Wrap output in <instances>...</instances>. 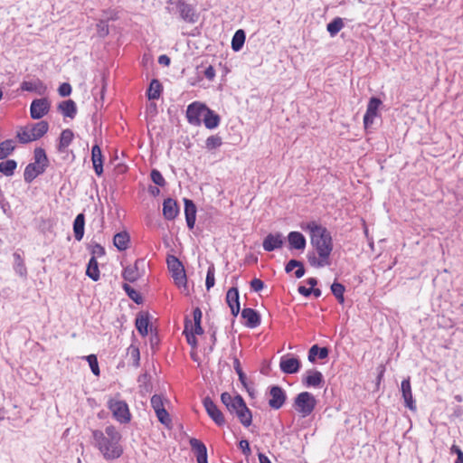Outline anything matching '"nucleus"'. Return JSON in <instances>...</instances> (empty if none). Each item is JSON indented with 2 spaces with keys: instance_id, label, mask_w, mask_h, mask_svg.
Segmentation results:
<instances>
[{
  "instance_id": "f704fd0d",
  "label": "nucleus",
  "mask_w": 463,
  "mask_h": 463,
  "mask_svg": "<svg viewBox=\"0 0 463 463\" xmlns=\"http://www.w3.org/2000/svg\"><path fill=\"white\" fill-rule=\"evenodd\" d=\"M245 38L246 35L243 30L240 29L235 32L232 39V48L234 52H239L242 48Z\"/></svg>"
},
{
  "instance_id": "393cba45",
  "label": "nucleus",
  "mask_w": 463,
  "mask_h": 463,
  "mask_svg": "<svg viewBox=\"0 0 463 463\" xmlns=\"http://www.w3.org/2000/svg\"><path fill=\"white\" fill-rule=\"evenodd\" d=\"M140 260H136L134 265L127 266L122 273V277L126 281L135 282L140 278V273L138 271V264Z\"/></svg>"
},
{
  "instance_id": "5fc2aeb1",
  "label": "nucleus",
  "mask_w": 463,
  "mask_h": 463,
  "mask_svg": "<svg viewBox=\"0 0 463 463\" xmlns=\"http://www.w3.org/2000/svg\"><path fill=\"white\" fill-rule=\"evenodd\" d=\"M91 258L102 257L105 255V249L99 243L90 246Z\"/></svg>"
},
{
  "instance_id": "a19ab883",
  "label": "nucleus",
  "mask_w": 463,
  "mask_h": 463,
  "mask_svg": "<svg viewBox=\"0 0 463 463\" xmlns=\"http://www.w3.org/2000/svg\"><path fill=\"white\" fill-rule=\"evenodd\" d=\"M33 158L34 164H36L37 165H43V167L46 169L49 164V160L43 148H35Z\"/></svg>"
},
{
  "instance_id": "a18cd8bd",
  "label": "nucleus",
  "mask_w": 463,
  "mask_h": 463,
  "mask_svg": "<svg viewBox=\"0 0 463 463\" xmlns=\"http://www.w3.org/2000/svg\"><path fill=\"white\" fill-rule=\"evenodd\" d=\"M191 325V320L186 318L185 319V322H184V333L186 335V340H187V343L192 345L193 347L196 346L197 345V340H196V337H195V335H194V332H191L189 330V326Z\"/></svg>"
},
{
  "instance_id": "f257e3e1",
  "label": "nucleus",
  "mask_w": 463,
  "mask_h": 463,
  "mask_svg": "<svg viewBox=\"0 0 463 463\" xmlns=\"http://www.w3.org/2000/svg\"><path fill=\"white\" fill-rule=\"evenodd\" d=\"M302 229L310 233L311 244L318 254V258L314 254H308L310 265L316 268L330 265L329 257L333 250V241L327 229L316 222H307Z\"/></svg>"
},
{
  "instance_id": "cd10ccee",
  "label": "nucleus",
  "mask_w": 463,
  "mask_h": 463,
  "mask_svg": "<svg viewBox=\"0 0 463 463\" xmlns=\"http://www.w3.org/2000/svg\"><path fill=\"white\" fill-rule=\"evenodd\" d=\"M202 121H203L206 128L213 129L219 126L221 118L213 110L208 109Z\"/></svg>"
},
{
  "instance_id": "1a4fd4ad",
  "label": "nucleus",
  "mask_w": 463,
  "mask_h": 463,
  "mask_svg": "<svg viewBox=\"0 0 463 463\" xmlns=\"http://www.w3.org/2000/svg\"><path fill=\"white\" fill-rule=\"evenodd\" d=\"M208 109L209 108L204 104L198 101H194L188 105L186 109V118L188 122L194 126H200Z\"/></svg>"
},
{
  "instance_id": "7ed1b4c3",
  "label": "nucleus",
  "mask_w": 463,
  "mask_h": 463,
  "mask_svg": "<svg viewBox=\"0 0 463 463\" xmlns=\"http://www.w3.org/2000/svg\"><path fill=\"white\" fill-rule=\"evenodd\" d=\"M165 9L169 14H179L186 23L194 24L197 20L194 7L184 0H168Z\"/></svg>"
},
{
  "instance_id": "bf43d9fd",
  "label": "nucleus",
  "mask_w": 463,
  "mask_h": 463,
  "mask_svg": "<svg viewBox=\"0 0 463 463\" xmlns=\"http://www.w3.org/2000/svg\"><path fill=\"white\" fill-rule=\"evenodd\" d=\"M250 288L252 290L259 292L264 288V283L260 279H253L250 281Z\"/></svg>"
},
{
  "instance_id": "4468645a",
  "label": "nucleus",
  "mask_w": 463,
  "mask_h": 463,
  "mask_svg": "<svg viewBox=\"0 0 463 463\" xmlns=\"http://www.w3.org/2000/svg\"><path fill=\"white\" fill-rule=\"evenodd\" d=\"M284 240L280 232L269 233L263 240L262 247L266 251H273L283 246Z\"/></svg>"
},
{
  "instance_id": "ddd939ff",
  "label": "nucleus",
  "mask_w": 463,
  "mask_h": 463,
  "mask_svg": "<svg viewBox=\"0 0 463 463\" xmlns=\"http://www.w3.org/2000/svg\"><path fill=\"white\" fill-rule=\"evenodd\" d=\"M50 103L47 99H34L30 107V114L32 118L39 119L48 113Z\"/></svg>"
},
{
  "instance_id": "ea45409f",
  "label": "nucleus",
  "mask_w": 463,
  "mask_h": 463,
  "mask_svg": "<svg viewBox=\"0 0 463 463\" xmlns=\"http://www.w3.org/2000/svg\"><path fill=\"white\" fill-rule=\"evenodd\" d=\"M16 167V161L14 159H8L6 161L0 163V173L5 175V176H12Z\"/></svg>"
},
{
  "instance_id": "603ef678",
  "label": "nucleus",
  "mask_w": 463,
  "mask_h": 463,
  "mask_svg": "<svg viewBox=\"0 0 463 463\" xmlns=\"http://www.w3.org/2000/svg\"><path fill=\"white\" fill-rule=\"evenodd\" d=\"M150 402H151V406H152V408L154 409L155 411L165 408V406H164V400H163V397L161 395L154 394L151 397Z\"/></svg>"
},
{
  "instance_id": "774afa93",
  "label": "nucleus",
  "mask_w": 463,
  "mask_h": 463,
  "mask_svg": "<svg viewBox=\"0 0 463 463\" xmlns=\"http://www.w3.org/2000/svg\"><path fill=\"white\" fill-rule=\"evenodd\" d=\"M158 62L161 65L168 66L170 64V58L167 55H161L158 58Z\"/></svg>"
},
{
  "instance_id": "3c124183",
  "label": "nucleus",
  "mask_w": 463,
  "mask_h": 463,
  "mask_svg": "<svg viewBox=\"0 0 463 463\" xmlns=\"http://www.w3.org/2000/svg\"><path fill=\"white\" fill-rule=\"evenodd\" d=\"M221 401L227 410H231L232 406L235 404L236 396H232L229 392H222L221 395Z\"/></svg>"
},
{
  "instance_id": "680f3d73",
  "label": "nucleus",
  "mask_w": 463,
  "mask_h": 463,
  "mask_svg": "<svg viewBox=\"0 0 463 463\" xmlns=\"http://www.w3.org/2000/svg\"><path fill=\"white\" fill-rule=\"evenodd\" d=\"M298 266H301V261L297 260H290L285 267V271L287 273L291 272L293 269H297Z\"/></svg>"
},
{
  "instance_id": "7c9ffc66",
  "label": "nucleus",
  "mask_w": 463,
  "mask_h": 463,
  "mask_svg": "<svg viewBox=\"0 0 463 463\" xmlns=\"http://www.w3.org/2000/svg\"><path fill=\"white\" fill-rule=\"evenodd\" d=\"M149 318L147 314H138L136 318V327L140 335L148 334Z\"/></svg>"
},
{
  "instance_id": "338daca9",
  "label": "nucleus",
  "mask_w": 463,
  "mask_h": 463,
  "mask_svg": "<svg viewBox=\"0 0 463 463\" xmlns=\"http://www.w3.org/2000/svg\"><path fill=\"white\" fill-rule=\"evenodd\" d=\"M298 290V292H299L301 295H303V296H305V297H308V296H310V295H311V293H312V288H306V287H304V286H299Z\"/></svg>"
},
{
  "instance_id": "20e7f679",
  "label": "nucleus",
  "mask_w": 463,
  "mask_h": 463,
  "mask_svg": "<svg viewBox=\"0 0 463 463\" xmlns=\"http://www.w3.org/2000/svg\"><path fill=\"white\" fill-rule=\"evenodd\" d=\"M48 129V123L43 120L22 128L17 133V137L21 143H29L41 138L44 134L47 133Z\"/></svg>"
},
{
  "instance_id": "bb28decb",
  "label": "nucleus",
  "mask_w": 463,
  "mask_h": 463,
  "mask_svg": "<svg viewBox=\"0 0 463 463\" xmlns=\"http://www.w3.org/2000/svg\"><path fill=\"white\" fill-rule=\"evenodd\" d=\"M130 236L127 232H121L114 235L113 244L119 250L123 251L128 248Z\"/></svg>"
},
{
  "instance_id": "58836bf2",
  "label": "nucleus",
  "mask_w": 463,
  "mask_h": 463,
  "mask_svg": "<svg viewBox=\"0 0 463 463\" xmlns=\"http://www.w3.org/2000/svg\"><path fill=\"white\" fill-rule=\"evenodd\" d=\"M189 443L192 449L196 453V458L207 456V449L201 440L192 438Z\"/></svg>"
},
{
  "instance_id": "b1692460",
  "label": "nucleus",
  "mask_w": 463,
  "mask_h": 463,
  "mask_svg": "<svg viewBox=\"0 0 463 463\" xmlns=\"http://www.w3.org/2000/svg\"><path fill=\"white\" fill-rule=\"evenodd\" d=\"M45 171L43 165H37L34 163H30L24 169V178L26 183H31L39 175H42Z\"/></svg>"
},
{
  "instance_id": "de8ad7c7",
  "label": "nucleus",
  "mask_w": 463,
  "mask_h": 463,
  "mask_svg": "<svg viewBox=\"0 0 463 463\" xmlns=\"http://www.w3.org/2000/svg\"><path fill=\"white\" fill-rule=\"evenodd\" d=\"M214 273H215V268H214V265L212 263L209 266L207 274H206L205 286H206L207 290L212 288L215 284Z\"/></svg>"
},
{
  "instance_id": "2eb2a0df",
  "label": "nucleus",
  "mask_w": 463,
  "mask_h": 463,
  "mask_svg": "<svg viewBox=\"0 0 463 463\" xmlns=\"http://www.w3.org/2000/svg\"><path fill=\"white\" fill-rule=\"evenodd\" d=\"M279 368L284 373H296L300 368V361L295 357L283 356L280 359Z\"/></svg>"
},
{
  "instance_id": "6e6d98bb",
  "label": "nucleus",
  "mask_w": 463,
  "mask_h": 463,
  "mask_svg": "<svg viewBox=\"0 0 463 463\" xmlns=\"http://www.w3.org/2000/svg\"><path fill=\"white\" fill-rule=\"evenodd\" d=\"M128 354L132 357V359L134 360V364L136 366H138L139 365V359H140V354H139V350L137 347L136 346H133V345H130L128 347Z\"/></svg>"
},
{
  "instance_id": "5701e85b",
  "label": "nucleus",
  "mask_w": 463,
  "mask_h": 463,
  "mask_svg": "<svg viewBox=\"0 0 463 463\" xmlns=\"http://www.w3.org/2000/svg\"><path fill=\"white\" fill-rule=\"evenodd\" d=\"M184 214L188 228L193 229L195 223L196 207L189 199H184Z\"/></svg>"
},
{
  "instance_id": "69168bd1",
  "label": "nucleus",
  "mask_w": 463,
  "mask_h": 463,
  "mask_svg": "<svg viewBox=\"0 0 463 463\" xmlns=\"http://www.w3.org/2000/svg\"><path fill=\"white\" fill-rule=\"evenodd\" d=\"M193 316H194V323H201L203 315H202V311L199 307H196L194 309Z\"/></svg>"
},
{
  "instance_id": "c756f323",
  "label": "nucleus",
  "mask_w": 463,
  "mask_h": 463,
  "mask_svg": "<svg viewBox=\"0 0 463 463\" xmlns=\"http://www.w3.org/2000/svg\"><path fill=\"white\" fill-rule=\"evenodd\" d=\"M329 351L326 347H319L317 345L311 346L308 351V361L314 363L317 356L325 359L328 356Z\"/></svg>"
},
{
  "instance_id": "9d476101",
  "label": "nucleus",
  "mask_w": 463,
  "mask_h": 463,
  "mask_svg": "<svg viewBox=\"0 0 463 463\" xmlns=\"http://www.w3.org/2000/svg\"><path fill=\"white\" fill-rule=\"evenodd\" d=\"M382 104L380 99L372 97L368 102L366 112L364 116V128H369L374 121V118L378 116V109Z\"/></svg>"
},
{
  "instance_id": "6e6552de",
  "label": "nucleus",
  "mask_w": 463,
  "mask_h": 463,
  "mask_svg": "<svg viewBox=\"0 0 463 463\" xmlns=\"http://www.w3.org/2000/svg\"><path fill=\"white\" fill-rule=\"evenodd\" d=\"M108 406L114 418L119 422L127 423L130 420L128 406L124 401L110 399Z\"/></svg>"
},
{
  "instance_id": "4c0bfd02",
  "label": "nucleus",
  "mask_w": 463,
  "mask_h": 463,
  "mask_svg": "<svg viewBox=\"0 0 463 463\" xmlns=\"http://www.w3.org/2000/svg\"><path fill=\"white\" fill-rule=\"evenodd\" d=\"M86 274L88 277H90L92 280L97 281L99 279V264L95 258H90Z\"/></svg>"
},
{
  "instance_id": "864d4df0",
  "label": "nucleus",
  "mask_w": 463,
  "mask_h": 463,
  "mask_svg": "<svg viewBox=\"0 0 463 463\" xmlns=\"http://www.w3.org/2000/svg\"><path fill=\"white\" fill-rule=\"evenodd\" d=\"M151 175L152 181L156 184H157L159 186H165V180L163 177L162 174L158 170L153 169L151 171V175Z\"/></svg>"
},
{
  "instance_id": "052dcab7",
  "label": "nucleus",
  "mask_w": 463,
  "mask_h": 463,
  "mask_svg": "<svg viewBox=\"0 0 463 463\" xmlns=\"http://www.w3.org/2000/svg\"><path fill=\"white\" fill-rule=\"evenodd\" d=\"M239 448L241 449L242 453H243L245 456H249V455H250L251 450H250V444H249V441H248V440H246V439H241V440L239 442Z\"/></svg>"
},
{
  "instance_id": "0eeeda50",
  "label": "nucleus",
  "mask_w": 463,
  "mask_h": 463,
  "mask_svg": "<svg viewBox=\"0 0 463 463\" xmlns=\"http://www.w3.org/2000/svg\"><path fill=\"white\" fill-rule=\"evenodd\" d=\"M166 262L167 267L172 273L175 283L179 288L184 287L186 288L187 279L182 262L175 256H168Z\"/></svg>"
},
{
  "instance_id": "412c9836",
  "label": "nucleus",
  "mask_w": 463,
  "mask_h": 463,
  "mask_svg": "<svg viewBox=\"0 0 463 463\" xmlns=\"http://www.w3.org/2000/svg\"><path fill=\"white\" fill-rule=\"evenodd\" d=\"M179 213L177 203L172 199L167 198L163 203V215L166 220H174Z\"/></svg>"
},
{
  "instance_id": "4d7b16f0",
  "label": "nucleus",
  "mask_w": 463,
  "mask_h": 463,
  "mask_svg": "<svg viewBox=\"0 0 463 463\" xmlns=\"http://www.w3.org/2000/svg\"><path fill=\"white\" fill-rule=\"evenodd\" d=\"M58 92H59L60 96H61V97L70 96L71 93V84H69L67 82H64V83L61 84L59 89H58Z\"/></svg>"
},
{
  "instance_id": "aec40b11",
  "label": "nucleus",
  "mask_w": 463,
  "mask_h": 463,
  "mask_svg": "<svg viewBox=\"0 0 463 463\" xmlns=\"http://www.w3.org/2000/svg\"><path fill=\"white\" fill-rule=\"evenodd\" d=\"M289 248L303 250L306 248L307 241L304 235L299 232H290L288 235Z\"/></svg>"
},
{
  "instance_id": "6ab92c4d",
  "label": "nucleus",
  "mask_w": 463,
  "mask_h": 463,
  "mask_svg": "<svg viewBox=\"0 0 463 463\" xmlns=\"http://www.w3.org/2000/svg\"><path fill=\"white\" fill-rule=\"evenodd\" d=\"M91 160L96 175L100 176L103 173V156L98 145H94L91 148Z\"/></svg>"
},
{
  "instance_id": "c85d7f7f",
  "label": "nucleus",
  "mask_w": 463,
  "mask_h": 463,
  "mask_svg": "<svg viewBox=\"0 0 463 463\" xmlns=\"http://www.w3.org/2000/svg\"><path fill=\"white\" fill-rule=\"evenodd\" d=\"M85 216L79 213L73 222L74 237L77 241H81L84 235Z\"/></svg>"
},
{
  "instance_id": "f8f14e48",
  "label": "nucleus",
  "mask_w": 463,
  "mask_h": 463,
  "mask_svg": "<svg viewBox=\"0 0 463 463\" xmlns=\"http://www.w3.org/2000/svg\"><path fill=\"white\" fill-rule=\"evenodd\" d=\"M269 395L271 397L269 401V405L270 408L279 410L284 405L287 395L285 391L280 386H271L269 389Z\"/></svg>"
},
{
  "instance_id": "79ce46f5",
  "label": "nucleus",
  "mask_w": 463,
  "mask_h": 463,
  "mask_svg": "<svg viewBox=\"0 0 463 463\" xmlns=\"http://www.w3.org/2000/svg\"><path fill=\"white\" fill-rule=\"evenodd\" d=\"M344 27V22L343 19L340 17H335L332 22H330L327 26V32L330 33V35L335 36Z\"/></svg>"
},
{
  "instance_id": "8fccbe9b",
  "label": "nucleus",
  "mask_w": 463,
  "mask_h": 463,
  "mask_svg": "<svg viewBox=\"0 0 463 463\" xmlns=\"http://www.w3.org/2000/svg\"><path fill=\"white\" fill-rule=\"evenodd\" d=\"M155 412L156 414L158 420L162 424L168 426L171 423V419L169 417V413L166 411V410L165 408L158 410Z\"/></svg>"
},
{
  "instance_id": "c03bdc74",
  "label": "nucleus",
  "mask_w": 463,
  "mask_h": 463,
  "mask_svg": "<svg viewBox=\"0 0 463 463\" xmlns=\"http://www.w3.org/2000/svg\"><path fill=\"white\" fill-rule=\"evenodd\" d=\"M331 291L334 294V296L337 298L339 303L343 304L345 301V287L341 283L334 282L331 286Z\"/></svg>"
},
{
  "instance_id": "49530a36",
  "label": "nucleus",
  "mask_w": 463,
  "mask_h": 463,
  "mask_svg": "<svg viewBox=\"0 0 463 463\" xmlns=\"http://www.w3.org/2000/svg\"><path fill=\"white\" fill-rule=\"evenodd\" d=\"M222 144V137L218 135L210 136L205 141V146L207 149L212 150L221 146Z\"/></svg>"
},
{
  "instance_id": "9b49d317",
  "label": "nucleus",
  "mask_w": 463,
  "mask_h": 463,
  "mask_svg": "<svg viewBox=\"0 0 463 463\" xmlns=\"http://www.w3.org/2000/svg\"><path fill=\"white\" fill-rule=\"evenodd\" d=\"M203 406L210 418L218 425L222 426L225 423V419L222 412L218 409L216 404L210 397L203 399Z\"/></svg>"
},
{
  "instance_id": "09e8293b",
  "label": "nucleus",
  "mask_w": 463,
  "mask_h": 463,
  "mask_svg": "<svg viewBox=\"0 0 463 463\" xmlns=\"http://www.w3.org/2000/svg\"><path fill=\"white\" fill-rule=\"evenodd\" d=\"M85 359L88 361L93 374H95L97 376L99 375V368L97 356L95 354H90V355L86 356Z\"/></svg>"
},
{
  "instance_id": "f03ea898",
  "label": "nucleus",
  "mask_w": 463,
  "mask_h": 463,
  "mask_svg": "<svg viewBox=\"0 0 463 463\" xmlns=\"http://www.w3.org/2000/svg\"><path fill=\"white\" fill-rule=\"evenodd\" d=\"M92 437L95 446L107 460L121 456L123 449L119 444L121 435L113 426H108L105 431L93 430Z\"/></svg>"
},
{
  "instance_id": "473e14b6",
  "label": "nucleus",
  "mask_w": 463,
  "mask_h": 463,
  "mask_svg": "<svg viewBox=\"0 0 463 463\" xmlns=\"http://www.w3.org/2000/svg\"><path fill=\"white\" fill-rule=\"evenodd\" d=\"M162 91V85L156 79L151 80L149 88L147 90L148 99H158Z\"/></svg>"
},
{
  "instance_id": "13d9d810",
  "label": "nucleus",
  "mask_w": 463,
  "mask_h": 463,
  "mask_svg": "<svg viewBox=\"0 0 463 463\" xmlns=\"http://www.w3.org/2000/svg\"><path fill=\"white\" fill-rule=\"evenodd\" d=\"M98 33L100 37H105L109 34V25L104 21L97 24Z\"/></svg>"
},
{
  "instance_id": "2f4dec72",
  "label": "nucleus",
  "mask_w": 463,
  "mask_h": 463,
  "mask_svg": "<svg viewBox=\"0 0 463 463\" xmlns=\"http://www.w3.org/2000/svg\"><path fill=\"white\" fill-rule=\"evenodd\" d=\"M21 90L25 91H36L42 94L45 90V87L40 80L34 81H24L21 84Z\"/></svg>"
},
{
  "instance_id": "39448f33",
  "label": "nucleus",
  "mask_w": 463,
  "mask_h": 463,
  "mask_svg": "<svg viewBox=\"0 0 463 463\" xmlns=\"http://www.w3.org/2000/svg\"><path fill=\"white\" fill-rule=\"evenodd\" d=\"M228 411L236 416L244 427L248 428L251 425L252 413L241 395H236L235 404H233Z\"/></svg>"
},
{
  "instance_id": "a878e982",
  "label": "nucleus",
  "mask_w": 463,
  "mask_h": 463,
  "mask_svg": "<svg viewBox=\"0 0 463 463\" xmlns=\"http://www.w3.org/2000/svg\"><path fill=\"white\" fill-rule=\"evenodd\" d=\"M58 109L64 117L74 118L77 113V107L72 99L62 101L59 104Z\"/></svg>"
},
{
  "instance_id": "dca6fc26",
  "label": "nucleus",
  "mask_w": 463,
  "mask_h": 463,
  "mask_svg": "<svg viewBox=\"0 0 463 463\" xmlns=\"http://www.w3.org/2000/svg\"><path fill=\"white\" fill-rule=\"evenodd\" d=\"M401 391L404 399L405 406L411 411L416 410L415 401L412 397L410 377L404 379L401 384Z\"/></svg>"
},
{
  "instance_id": "72a5a7b5",
  "label": "nucleus",
  "mask_w": 463,
  "mask_h": 463,
  "mask_svg": "<svg viewBox=\"0 0 463 463\" xmlns=\"http://www.w3.org/2000/svg\"><path fill=\"white\" fill-rule=\"evenodd\" d=\"M73 132L71 129L67 128L62 130V132L61 133L60 143L58 146L59 151H64L65 148L71 145L73 139Z\"/></svg>"
},
{
  "instance_id": "4be33fe9",
  "label": "nucleus",
  "mask_w": 463,
  "mask_h": 463,
  "mask_svg": "<svg viewBox=\"0 0 463 463\" xmlns=\"http://www.w3.org/2000/svg\"><path fill=\"white\" fill-rule=\"evenodd\" d=\"M241 317L246 320L245 325L248 327L255 328L260 324V317L259 313L252 308H244L241 311Z\"/></svg>"
},
{
  "instance_id": "c9c22d12",
  "label": "nucleus",
  "mask_w": 463,
  "mask_h": 463,
  "mask_svg": "<svg viewBox=\"0 0 463 463\" xmlns=\"http://www.w3.org/2000/svg\"><path fill=\"white\" fill-rule=\"evenodd\" d=\"M13 257H14V269L15 272L21 277L26 276L27 269H26V267L24 265V260H23L21 254L19 252H14L13 254Z\"/></svg>"
},
{
  "instance_id": "0e129e2a",
  "label": "nucleus",
  "mask_w": 463,
  "mask_h": 463,
  "mask_svg": "<svg viewBox=\"0 0 463 463\" xmlns=\"http://www.w3.org/2000/svg\"><path fill=\"white\" fill-rule=\"evenodd\" d=\"M203 74L209 80H213L215 77V70L210 65L204 70Z\"/></svg>"
},
{
  "instance_id": "e2e57ef3",
  "label": "nucleus",
  "mask_w": 463,
  "mask_h": 463,
  "mask_svg": "<svg viewBox=\"0 0 463 463\" xmlns=\"http://www.w3.org/2000/svg\"><path fill=\"white\" fill-rule=\"evenodd\" d=\"M189 330L194 332V335H202L203 333L201 323H193L192 321L191 325L189 326Z\"/></svg>"
},
{
  "instance_id": "423d86ee",
  "label": "nucleus",
  "mask_w": 463,
  "mask_h": 463,
  "mask_svg": "<svg viewBox=\"0 0 463 463\" xmlns=\"http://www.w3.org/2000/svg\"><path fill=\"white\" fill-rule=\"evenodd\" d=\"M317 404L313 394L308 392H303L297 395L294 401V408L302 417H307L312 413Z\"/></svg>"
},
{
  "instance_id": "37998d69",
  "label": "nucleus",
  "mask_w": 463,
  "mask_h": 463,
  "mask_svg": "<svg viewBox=\"0 0 463 463\" xmlns=\"http://www.w3.org/2000/svg\"><path fill=\"white\" fill-rule=\"evenodd\" d=\"M122 288L128 296V298H131L135 303L141 304L143 302L141 295L136 289H134L129 284L124 283L122 285Z\"/></svg>"
},
{
  "instance_id": "e433bc0d",
  "label": "nucleus",
  "mask_w": 463,
  "mask_h": 463,
  "mask_svg": "<svg viewBox=\"0 0 463 463\" xmlns=\"http://www.w3.org/2000/svg\"><path fill=\"white\" fill-rule=\"evenodd\" d=\"M15 148L14 142L7 139L0 143V160L5 159Z\"/></svg>"
},
{
  "instance_id": "f3484780",
  "label": "nucleus",
  "mask_w": 463,
  "mask_h": 463,
  "mask_svg": "<svg viewBox=\"0 0 463 463\" xmlns=\"http://www.w3.org/2000/svg\"><path fill=\"white\" fill-rule=\"evenodd\" d=\"M226 302L231 308L232 314L237 317L241 310L237 288L232 287L227 291Z\"/></svg>"
},
{
  "instance_id": "a211bd4d",
  "label": "nucleus",
  "mask_w": 463,
  "mask_h": 463,
  "mask_svg": "<svg viewBox=\"0 0 463 463\" xmlns=\"http://www.w3.org/2000/svg\"><path fill=\"white\" fill-rule=\"evenodd\" d=\"M324 381L323 375L319 371L308 370L302 383L307 387H319Z\"/></svg>"
}]
</instances>
